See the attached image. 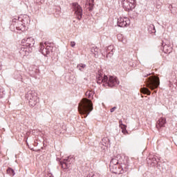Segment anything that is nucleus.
<instances>
[{
	"label": "nucleus",
	"instance_id": "1",
	"mask_svg": "<svg viewBox=\"0 0 177 177\" xmlns=\"http://www.w3.org/2000/svg\"><path fill=\"white\" fill-rule=\"evenodd\" d=\"M93 110V105L92 104V101L86 98L82 99L78 106V111L82 118H86Z\"/></svg>",
	"mask_w": 177,
	"mask_h": 177
},
{
	"label": "nucleus",
	"instance_id": "2",
	"mask_svg": "<svg viewBox=\"0 0 177 177\" xmlns=\"http://www.w3.org/2000/svg\"><path fill=\"white\" fill-rule=\"evenodd\" d=\"M146 85L147 88H149L151 91L157 89L160 86V78L151 76L146 80Z\"/></svg>",
	"mask_w": 177,
	"mask_h": 177
},
{
	"label": "nucleus",
	"instance_id": "3",
	"mask_svg": "<svg viewBox=\"0 0 177 177\" xmlns=\"http://www.w3.org/2000/svg\"><path fill=\"white\" fill-rule=\"evenodd\" d=\"M110 170L113 174L120 175V174H124V172H127L128 171V165L122 164V165H116L115 166H111Z\"/></svg>",
	"mask_w": 177,
	"mask_h": 177
},
{
	"label": "nucleus",
	"instance_id": "4",
	"mask_svg": "<svg viewBox=\"0 0 177 177\" xmlns=\"http://www.w3.org/2000/svg\"><path fill=\"white\" fill-rule=\"evenodd\" d=\"M122 8L126 12L133 10L136 6L135 0H122Z\"/></svg>",
	"mask_w": 177,
	"mask_h": 177
},
{
	"label": "nucleus",
	"instance_id": "5",
	"mask_svg": "<svg viewBox=\"0 0 177 177\" xmlns=\"http://www.w3.org/2000/svg\"><path fill=\"white\" fill-rule=\"evenodd\" d=\"M26 97L28 100V103L30 107H34V106H35V104H37L38 102V97L34 91H29L26 95Z\"/></svg>",
	"mask_w": 177,
	"mask_h": 177
},
{
	"label": "nucleus",
	"instance_id": "6",
	"mask_svg": "<svg viewBox=\"0 0 177 177\" xmlns=\"http://www.w3.org/2000/svg\"><path fill=\"white\" fill-rule=\"evenodd\" d=\"M52 50V47L50 44L47 42H41L39 45V52L44 55V56H48L50 51Z\"/></svg>",
	"mask_w": 177,
	"mask_h": 177
},
{
	"label": "nucleus",
	"instance_id": "7",
	"mask_svg": "<svg viewBox=\"0 0 177 177\" xmlns=\"http://www.w3.org/2000/svg\"><path fill=\"white\" fill-rule=\"evenodd\" d=\"M120 84V81L117 79L116 77L114 76H107V80L104 84V86H110L113 88V86H117V85Z\"/></svg>",
	"mask_w": 177,
	"mask_h": 177
},
{
	"label": "nucleus",
	"instance_id": "8",
	"mask_svg": "<svg viewBox=\"0 0 177 177\" xmlns=\"http://www.w3.org/2000/svg\"><path fill=\"white\" fill-rule=\"evenodd\" d=\"M73 9L78 20H81L82 19V8L77 3H73Z\"/></svg>",
	"mask_w": 177,
	"mask_h": 177
},
{
	"label": "nucleus",
	"instance_id": "9",
	"mask_svg": "<svg viewBox=\"0 0 177 177\" xmlns=\"http://www.w3.org/2000/svg\"><path fill=\"white\" fill-rule=\"evenodd\" d=\"M35 44V40L32 37L23 39L21 41L22 46H25L26 48H32Z\"/></svg>",
	"mask_w": 177,
	"mask_h": 177
},
{
	"label": "nucleus",
	"instance_id": "10",
	"mask_svg": "<svg viewBox=\"0 0 177 177\" xmlns=\"http://www.w3.org/2000/svg\"><path fill=\"white\" fill-rule=\"evenodd\" d=\"M131 24V20L127 17H120L118 19V27H127Z\"/></svg>",
	"mask_w": 177,
	"mask_h": 177
},
{
	"label": "nucleus",
	"instance_id": "11",
	"mask_svg": "<svg viewBox=\"0 0 177 177\" xmlns=\"http://www.w3.org/2000/svg\"><path fill=\"white\" fill-rule=\"evenodd\" d=\"M106 81H107V75L102 76V75H98L97 76V84H106Z\"/></svg>",
	"mask_w": 177,
	"mask_h": 177
},
{
	"label": "nucleus",
	"instance_id": "12",
	"mask_svg": "<svg viewBox=\"0 0 177 177\" xmlns=\"http://www.w3.org/2000/svg\"><path fill=\"white\" fill-rule=\"evenodd\" d=\"M16 28L19 31H26V30H27V27L26 26V23H24V24L21 23H19L16 27Z\"/></svg>",
	"mask_w": 177,
	"mask_h": 177
},
{
	"label": "nucleus",
	"instance_id": "13",
	"mask_svg": "<svg viewBox=\"0 0 177 177\" xmlns=\"http://www.w3.org/2000/svg\"><path fill=\"white\" fill-rule=\"evenodd\" d=\"M62 168H70V160L68 158L65 159L64 162H61Z\"/></svg>",
	"mask_w": 177,
	"mask_h": 177
},
{
	"label": "nucleus",
	"instance_id": "14",
	"mask_svg": "<svg viewBox=\"0 0 177 177\" xmlns=\"http://www.w3.org/2000/svg\"><path fill=\"white\" fill-rule=\"evenodd\" d=\"M163 52L165 53H171L172 52V47L165 44L163 46Z\"/></svg>",
	"mask_w": 177,
	"mask_h": 177
},
{
	"label": "nucleus",
	"instance_id": "15",
	"mask_svg": "<svg viewBox=\"0 0 177 177\" xmlns=\"http://www.w3.org/2000/svg\"><path fill=\"white\" fill-rule=\"evenodd\" d=\"M77 68L80 71H85V69L86 68V65L85 64H79L77 66Z\"/></svg>",
	"mask_w": 177,
	"mask_h": 177
},
{
	"label": "nucleus",
	"instance_id": "16",
	"mask_svg": "<svg viewBox=\"0 0 177 177\" xmlns=\"http://www.w3.org/2000/svg\"><path fill=\"white\" fill-rule=\"evenodd\" d=\"M163 125H165V120L162 118H160L158 121L157 122L156 127H162Z\"/></svg>",
	"mask_w": 177,
	"mask_h": 177
},
{
	"label": "nucleus",
	"instance_id": "17",
	"mask_svg": "<svg viewBox=\"0 0 177 177\" xmlns=\"http://www.w3.org/2000/svg\"><path fill=\"white\" fill-rule=\"evenodd\" d=\"M115 165H118V160L117 158H113L110 162L109 167H114Z\"/></svg>",
	"mask_w": 177,
	"mask_h": 177
},
{
	"label": "nucleus",
	"instance_id": "18",
	"mask_svg": "<svg viewBox=\"0 0 177 177\" xmlns=\"http://www.w3.org/2000/svg\"><path fill=\"white\" fill-rule=\"evenodd\" d=\"M107 49L108 50H111L106 55V57H111L113 55H114V48H113V46H110L107 48Z\"/></svg>",
	"mask_w": 177,
	"mask_h": 177
},
{
	"label": "nucleus",
	"instance_id": "19",
	"mask_svg": "<svg viewBox=\"0 0 177 177\" xmlns=\"http://www.w3.org/2000/svg\"><path fill=\"white\" fill-rule=\"evenodd\" d=\"M140 92L142 93H144L145 95H151V92H150V91L149 90V88H146V87H144V88H142L141 89H140Z\"/></svg>",
	"mask_w": 177,
	"mask_h": 177
},
{
	"label": "nucleus",
	"instance_id": "20",
	"mask_svg": "<svg viewBox=\"0 0 177 177\" xmlns=\"http://www.w3.org/2000/svg\"><path fill=\"white\" fill-rule=\"evenodd\" d=\"M94 95L95 92L93 91H88L86 92V96L88 97V99H92Z\"/></svg>",
	"mask_w": 177,
	"mask_h": 177
},
{
	"label": "nucleus",
	"instance_id": "21",
	"mask_svg": "<svg viewBox=\"0 0 177 177\" xmlns=\"http://www.w3.org/2000/svg\"><path fill=\"white\" fill-rule=\"evenodd\" d=\"M91 53H93L95 56H97L99 53V48L96 46H93L91 48Z\"/></svg>",
	"mask_w": 177,
	"mask_h": 177
},
{
	"label": "nucleus",
	"instance_id": "22",
	"mask_svg": "<svg viewBox=\"0 0 177 177\" xmlns=\"http://www.w3.org/2000/svg\"><path fill=\"white\" fill-rule=\"evenodd\" d=\"M7 174H8V175H10V176H15V175H16L15 170L10 167L7 169Z\"/></svg>",
	"mask_w": 177,
	"mask_h": 177
},
{
	"label": "nucleus",
	"instance_id": "23",
	"mask_svg": "<svg viewBox=\"0 0 177 177\" xmlns=\"http://www.w3.org/2000/svg\"><path fill=\"white\" fill-rule=\"evenodd\" d=\"M31 52H32V48H31V47H25L26 56H28V55L31 53Z\"/></svg>",
	"mask_w": 177,
	"mask_h": 177
},
{
	"label": "nucleus",
	"instance_id": "24",
	"mask_svg": "<svg viewBox=\"0 0 177 177\" xmlns=\"http://www.w3.org/2000/svg\"><path fill=\"white\" fill-rule=\"evenodd\" d=\"M156 5L157 9H160V8H161V6H162V3H161L160 0H156Z\"/></svg>",
	"mask_w": 177,
	"mask_h": 177
},
{
	"label": "nucleus",
	"instance_id": "25",
	"mask_svg": "<svg viewBox=\"0 0 177 177\" xmlns=\"http://www.w3.org/2000/svg\"><path fill=\"white\" fill-rule=\"evenodd\" d=\"M20 53L22 56H26V46L21 48Z\"/></svg>",
	"mask_w": 177,
	"mask_h": 177
},
{
	"label": "nucleus",
	"instance_id": "26",
	"mask_svg": "<svg viewBox=\"0 0 177 177\" xmlns=\"http://www.w3.org/2000/svg\"><path fill=\"white\" fill-rule=\"evenodd\" d=\"M149 30H153L151 32H156V27H154V25H150Z\"/></svg>",
	"mask_w": 177,
	"mask_h": 177
},
{
	"label": "nucleus",
	"instance_id": "27",
	"mask_svg": "<svg viewBox=\"0 0 177 177\" xmlns=\"http://www.w3.org/2000/svg\"><path fill=\"white\" fill-rule=\"evenodd\" d=\"M37 3L42 4L45 2V0H36Z\"/></svg>",
	"mask_w": 177,
	"mask_h": 177
},
{
	"label": "nucleus",
	"instance_id": "28",
	"mask_svg": "<svg viewBox=\"0 0 177 177\" xmlns=\"http://www.w3.org/2000/svg\"><path fill=\"white\" fill-rule=\"evenodd\" d=\"M117 110V106H114L111 109V113H114V111Z\"/></svg>",
	"mask_w": 177,
	"mask_h": 177
},
{
	"label": "nucleus",
	"instance_id": "29",
	"mask_svg": "<svg viewBox=\"0 0 177 177\" xmlns=\"http://www.w3.org/2000/svg\"><path fill=\"white\" fill-rule=\"evenodd\" d=\"M71 46L74 48V46H75V41H71Z\"/></svg>",
	"mask_w": 177,
	"mask_h": 177
},
{
	"label": "nucleus",
	"instance_id": "30",
	"mask_svg": "<svg viewBox=\"0 0 177 177\" xmlns=\"http://www.w3.org/2000/svg\"><path fill=\"white\" fill-rule=\"evenodd\" d=\"M121 129H127V126L125 124H122V126H120Z\"/></svg>",
	"mask_w": 177,
	"mask_h": 177
},
{
	"label": "nucleus",
	"instance_id": "31",
	"mask_svg": "<svg viewBox=\"0 0 177 177\" xmlns=\"http://www.w3.org/2000/svg\"><path fill=\"white\" fill-rule=\"evenodd\" d=\"M46 177H53V175L50 173H48Z\"/></svg>",
	"mask_w": 177,
	"mask_h": 177
},
{
	"label": "nucleus",
	"instance_id": "32",
	"mask_svg": "<svg viewBox=\"0 0 177 177\" xmlns=\"http://www.w3.org/2000/svg\"><path fill=\"white\" fill-rule=\"evenodd\" d=\"M119 125H120V127L124 125V124H122V120L119 121Z\"/></svg>",
	"mask_w": 177,
	"mask_h": 177
},
{
	"label": "nucleus",
	"instance_id": "33",
	"mask_svg": "<svg viewBox=\"0 0 177 177\" xmlns=\"http://www.w3.org/2000/svg\"><path fill=\"white\" fill-rule=\"evenodd\" d=\"M122 132L123 133H125V132H127V129H122Z\"/></svg>",
	"mask_w": 177,
	"mask_h": 177
},
{
	"label": "nucleus",
	"instance_id": "34",
	"mask_svg": "<svg viewBox=\"0 0 177 177\" xmlns=\"http://www.w3.org/2000/svg\"><path fill=\"white\" fill-rule=\"evenodd\" d=\"M2 69V64L0 62V71Z\"/></svg>",
	"mask_w": 177,
	"mask_h": 177
},
{
	"label": "nucleus",
	"instance_id": "35",
	"mask_svg": "<svg viewBox=\"0 0 177 177\" xmlns=\"http://www.w3.org/2000/svg\"><path fill=\"white\" fill-rule=\"evenodd\" d=\"M153 161H156V158H153Z\"/></svg>",
	"mask_w": 177,
	"mask_h": 177
}]
</instances>
